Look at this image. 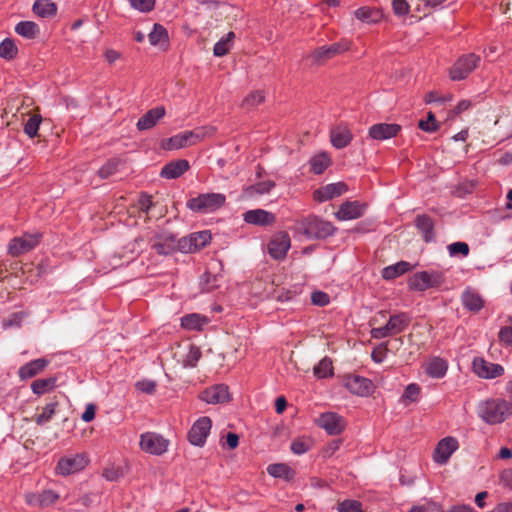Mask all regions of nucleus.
I'll list each match as a JSON object with an SVG mask.
<instances>
[{
	"mask_svg": "<svg viewBox=\"0 0 512 512\" xmlns=\"http://www.w3.org/2000/svg\"><path fill=\"white\" fill-rule=\"evenodd\" d=\"M295 231L302 233L308 239H324L336 231L335 226L318 216L309 215L296 220Z\"/></svg>",
	"mask_w": 512,
	"mask_h": 512,
	"instance_id": "1",
	"label": "nucleus"
},
{
	"mask_svg": "<svg viewBox=\"0 0 512 512\" xmlns=\"http://www.w3.org/2000/svg\"><path fill=\"white\" fill-rule=\"evenodd\" d=\"M214 127H200L193 131H185L176 134L161 142V148L167 151L178 150L184 147L196 145L206 137L214 135Z\"/></svg>",
	"mask_w": 512,
	"mask_h": 512,
	"instance_id": "2",
	"label": "nucleus"
},
{
	"mask_svg": "<svg viewBox=\"0 0 512 512\" xmlns=\"http://www.w3.org/2000/svg\"><path fill=\"white\" fill-rule=\"evenodd\" d=\"M477 412L484 422L498 424L512 414V405L504 399H489L479 404Z\"/></svg>",
	"mask_w": 512,
	"mask_h": 512,
	"instance_id": "3",
	"label": "nucleus"
},
{
	"mask_svg": "<svg viewBox=\"0 0 512 512\" xmlns=\"http://www.w3.org/2000/svg\"><path fill=\"white\" fill-rule=\"evenodd\" d=\"M226 204V196L222 193H202L189 199L188 209L200 214L214 213Z\"/></svg>",
	"mask_w": 512,
	"mask_h": 512,
	"instance_id": "4",
	"label": "nucleus"
},
{
	"mask_svg": "<svg viewBox=\"0 0 512 512\" xmlns=\"http://www.w3.org/2000/svg\"><path fill=\"white\" fill-rule=\"evenodd\" d=\"M352 46V41L348 39H341L338 42L330 45H323L314 49L309 55L308 59L316 65H321L326 61L349 51Z\"/></svg>",
	"mask_w": 512,
	"mask_h": 512,
	"instance_id": "5",
	"label": "nucleus"
},
{
	"mask_svg": "<svg viewBox=\"0 0 512 512\" xmlns=\"http://www.w3.org/2000/svg\"><path fill=\"white\" fill-rule=\"evenodd\" d=\"M410 323V317L406 313L391 315L386 325L371 330V337L383 339L403 332Z\"/></svg>",
	"mask_w": 512,
	"mask_h": 512,
	"instance_id": "6",
	"label": "nucleus"
},
{
	"mask_svg": "<svg viewBox=\"0 0 512 512\" xmlns=\"http://www.w3.org/2000/svg\"><path fill=\"white\" fill-rule=\"evenodd\" d=\"M481 61L480 56L469 53L461 56L449 70L450 78L454 81L463 80L476 69Z\"/></svg>",
	"mask_w": 512,
	"mask_h": 512,
	"instance_id": "7",
	"label": "nucleus"
},
{
	"mask_svg": "<svg viewBox=\"0 0 512 512\" xmlns=\"http://www.w3.org/2000/svg\"><path fill=\"white\" fill-rule=\"evenodd\" d=\"M140 448L151 455H162L169 447V440L155 432H146L140 435Z\"/></svg>",
	"mask_w": 512,
	"mask_h": 512,
	"instance_id": "8",
	"label": "nucleus"
},
{
	"mask_svg": "<svg viewBox=\"0 0 512 512\" xmlns=\"http://www.w3.org/2000/svg\"><path fill=\"white\" fill-rule=\"evenodd\" d=\"M444 282L443 275L439 272L422 271L415 273L408 285L412 290L425 291L429 288L439 287Z\"/></svg>",
	"mask_w": 512,
	"mask_h": 512,
	"instance_id": "9",
	"label": "nucleus"
},
{
	"mask_svg": "<svg viewBox=\"0 0 512 512\" xmlns=\"http://www.w3.org/2000/svg\"><path fill=\"white\" fill-rule=\"evenodd\" d=\"M89 463L85 454H73L59 459L56 466V473L68 476L83 470Z\"/></svg>",
	"mask_w": 512,
	"mask_h": 512,
	"instance_id": "10",
	"label": "nucleus"
},
{
	"mask_svg": "<svg viewBox=\"0 0 512 512\" xmlns=\"http://www.w3.org/2000/svg\"><path fill=\"white\" fill-rule=\"evenodd\" d=\"M40 238V233H26L20 237H15L9 242L8 252L13 257L27 253L39 244Z\"/></svg>",
	"mask_w": 512,
	"mask_h": 512,
	"instance_id": "11",
	"label": "nucleus"
},
{
	"mask_svg": "<svg viewBox=\"0 0 512 512\" xmlns=\"http://www.w3.org/2000/svg\"><path fill=\"white\" fill-rule=\"evenodd\" d=\"M210 241L211 234L208 231L192 233L178 239V250L183 253H193L205 247Z\"/></svg>",
	"mask_w": 512,
	"mask_h": 512,
	"instance_id": "12",
	"label": "nucleus"
},
{
	"mask_svg": "<svg viewBox=\"0 0 512 512\" xmlns=\"http://www.w3.org/2000/svg\"><path fill=\"white\" fill-rule=\"evenodd\" d=\"M343 385L349 390L352 394L361 397H367L371 395L374 391V384L368 378L359 376V375H345L343 378Z\"/></svg>",
	"mask_w": 512,
	"mask_h": 512,
	"instance_id": "13",
	"label": "nucleus"
},
{
	"mask_svg": "<svg viewBox=\"0 0 512 512\" xmlns=\"http://www.w3.org/2000/svg\"><path fill=\"white\" fill-rule=\"evenodd\" d=\"M212 422L209 417L199 418L191 427L188 433V440L192 445L203 446L210 433Z\"/></svg>",
	"mask_w": 512,
	"mask_h": 512,
	"instance_id": "14",
	"label": "nucleus"
},
{
	"mask_svg": "<svg viewBox=\"0 0 512 512\" xmlns=\"http://www.w3.org/2000/svg\"><path fill=\"white\" fill-rule=\"evenodd\" d=\"M458 448V440L455 437L447 436L438 442L433 453V460L440 465L446 464Z\"/></svg>",
	"mask_w": 512,
	"mask_h": 512,
	"instance_id": "15",
	"label": "nucleus"
},
{
	"mask_svg": "<svg viewBox=\"0 0 512 512\" xmlns=\"http://www.w3.org/2000/svg\"><path fill=\"white\" fill-rule=\"evenodd\" d=\"M316 423L329 435H338L345 428V421L343 417L335 412L322 413L316 420Z\"/></svg>",
	"mask_w": 512,
	"mask_h": 512,
	"instance_id": "16",
	"label": "nucleus"
},
{
	"mask_svg": "<svg viewBox=\"0 0 512 512\" xmlns=\"http://www.w3.org/2000/svg\"><path fill=\"white\" fill-rule=\"evenodd\" d=\"M291 247V240L287 232H279L275 234L268 244V252L270 256L276 260H282L286 257Z\"/></svg>",
	"mask_w": 512,
	"mask_h": 512,
	"instance_id": "17",
	"label": "nucleus"
},
{
	"mask_svg": "<svg viewBox=\"0 0 512 512\" xmlns=\"http://www.w3.org/2000/svg\"><path fill=\"white\" fill-rule=\"evenodd\" d=\"M472 368L477 376L484 379H493L504 373V368L501 365L488 362L480 357L473 360Z\"/></svg>",
	"mask_w": 512,
	"mask_h": 512,
	"instance_id": "18",
	"label": "nucleus"
},
{
	"mask_svg": "<svg viewBox=\"0 0 512 512\" xmlns=\"http://www.w3.org/2000/svg\"><path fill=\"white\" fill-rule=\"evenodd\" d=\"M366 207L365 203L359 201H345L334 215L339 221L354 220L364 215Z\"/></svg>",
	"mask_w": 512,
	"mask_h": 512,
	"instance_id": "19",
	"label": "nucleus"
},
{
	"mask_svg": "<svg viewBox=\"0 0 512 512\" xmlns=\"http://www.w3.org/2000/svg\"><path fill=\"white\" fill-rule=\"evenodd\" d=\"M401 131V126L395 123H378L369 128L368 135L374 140L383 141L396 137Z\"/></svg>",
	"mask_w": 512,
	"mask_h": 512,
	"instance_id": "20",
	"label": "nucleus"
},
{
	"mask_svg": "<svg viewBox=\"0 0 512 512\" xmlns=\"http://www.w3.org/2000/svg\"><path fill=\"white\" fill-rule=\"evenodd\" d=\"M347 191V186L343 182L331 183L322 186L314 191V200L318 202H326L335 197L341 196Z\"/></svg>",
	"mask_w": 512,
	"mask_h": 512,
	"instance_id": "21",
	"label": "nucleus"
},
{
	"mask_svg": "<svg viewBox=\"0 0 512 512\" xmlns=\"http://www.w3.org/2000/svg\"><path fill=\"white\" fill-rule=\"evenodd\" d=\"M200 399L208 404L224 403L229 400L228 387L224 384L211 386L200 394Z\"/></svg>",
	"mask_w": 512,
	"mask_h": 512,
	"instance_id": "22",
	"label": "nucleus"
},
{
	"mask_svg": "<svg viewBox=\"0 0 512 512\" xmlns=\"http://www.w3.org/2000/svg\"><path fill=\"white\" fill-rule=\"evenodd\" d=\"M243 219L246 223L257 226H270L276 221L273 213L264 209H253L243 214Z\"/></svg>",
	"mask_w": 512,
	"mask_h": 512,
	"instance_id": "23",
	"label": "nucleus"
},
{
	"mask_svg": "<svg viewBox=\"0 0 512 512\" xmlns=\"http://www.w3.org/2000/svg\"><path fill=\"white\" fill-rule=\"evenodd\" d=\"M353 139L351 130L345 124H339L330 131V141L333 147L343 149L347 147Z\"/></svg>",
	"mask_w": 512,
	"mask_h": 512,
	"instance_id": "24",
	"label": "nucleus"
},
{
	"mask_svg": "<svg viewBox=\"0 0 512 512\" xmlns=\"http://www.w3.org/2000/svg\"><path fill=\"white\" fill-rule=\"evenodd\" d=\"M190 164L186 159H178L165 164L160 172L164 179H177L187 172Z\"/></svg>",
	"mask_w": 512,
	"mask_h": 512,
	"instance_id": "25",
	"label": "nucleus"
},
{
	"mask_svg": "<svg viewBox=\"0 0 512 512\" xmlns=\"http://www.w3.org/2000/svg\"><path fill=\"white\" fill-rule=\"evenodd\" d=\"M165 108L157 106L148 110L137 122L136 126L139 131L149 130L153 128L157 122L165 116Z\"/></svg>",
	"mask_w": 512,
	"mask_h": 512,
	"instance_id": "26",
	"label": "nucleus"
},
{
	"mask_svg": "<svg viewBox=\"0 0 512 512\" xmlns=\"http://www.w3.org/2000/svg\"><path fill=\"white\" fill-rule=\"evenodd\" d=\"M48 364L49 360L46 358L32 360L19 368L18 376L21 380L30 379L44 371Z\"/></svg>",
	"mask_w": 512,
	"mask_h": 512,
	"instance_id": "27",
	"label": "nucleus"
},
{
	"mask_svg": "<svg viewBox=\"0 0 512 512\" xmlns=\"http://www.w3.org/2000/svg\"><path fill=\"white\" fill-rule=\"evenodd\" d=\"M463 306L471 311L478 312L484 306V300L482 296L472 288H466L461 296Z\"/></svg>",
	"mask_w": 512,
	"mask_h": 512,
	"instance_id": "28",
	"label": "nucleus"
},
{
	"mask_svg": "<svg viewBox=\"0 0 512 512\" xmlns=\"http://www.w3.org/2000/svg\"><path fill=\"white\" fill-rule=\"evenodd\" d=\"M153 248L160 255H169L178 250V240L172 235L158 236L153 243Z\"/></svg>",
	"mask_w": 512,
	"mask_h": 512,
	"instance_id": "29",
	"label": "nucleus"
},
{
	"mask_svg": "<svg viewBox=\"0 0 512 512\" xmlns=\"http://www.w3.org/2000/svg\"><path fill=\"white\" fill-rule=\"evenodd\" d=\"M149 42L152 46H159L166 50L169 45V35L167 29L161 24L155 23L153 30L148 34Z\"/></svg>",
	"mask_w": 512,
	"mask_h": 512,
	"instance_id": "30",
	"label": "nucleus"
},
{
	"mask_svg": "<svg viewBox=\"0 0 512 512\" xmlns=\"http://www.w3.org/2000/svg\"><path fill=\"white\" fill-rule=\"evenodd\" d=\"M448 370V363L440 357H432L425 364L426 373L432 378H442Z\"/></svg>",
	"mask_w": 512,
	"mask_h": 512,
	"instance_id": "31",
	"label": "nucleus"
},
{
	"mask_svg": "<svg viewBox=\"0 0 512 512\" xmlns=\"http://www.w3.org/2000/svg\"><path fill=\"white\" fill-rule=\"evenodd\" d=\"M208 322L206 316L197 313L187 314L181 318V326L187 330L200 331Z\"/></svg>",
	"mask_w": 512,
	"mask_h": 512,
	"instance_id": "32",
	"label": "nucleus"
},
{
	"mask_svg": "<svg viewBox=\"0 0 512 512\" xmlns=\"http://www.w3.org/2000/svg\"><path fill=\"white\" fill-rule=\"evenodd\" d=\"M415 225L422 233L425 242H430L434 239V222L431 217L427 215H418L415 219Z\"/></svg>",
	"mask_w": 512,
	"mask_h": 512,
	"instance_id": "33",
	"label": "nucleus"
},
{
	"mask_svg": "<svg viewBox=\"0 0 512 512\" xmlns=\"http://www.w3.org/2000/svg\"><path fill=\"white\" fill-rule=\"evenodd\" d=\"M412 269V265L406 261H400L394 265H390L385 267L382 270V277L386 280H392L405 272H408Z\"/></svg>",
	"mask_w": 512,
	"mask_h": 512,
	"instance_id": "34",
	"label": "nucleus"
},
{
	"mask_svg": "<svg viewBox=\"0 0 512 512\" xmlns=\"http://www.w3.org/2000/svg\"><path fill=\"white\" fill-rule=\"evenodd\" d=\"M235 33L230 31L224 37H222L213 48V54L216 57H223L232 49L234 45Z\"/></svg>",
	"mask_w": 512,
	"mask_h": 512,
	"instance_id": "35",
	"label": "nucleus"
},
{
	"mask_svg": "<svg viewBox=\"0 0 512 512\" xmlns=\"http://www.w3.org/2000/svg\"><path fill=\"white\" fill-rule=\"evenodd\" d=\"M56 382V377L37 379L32 382L31 390L33 391L34 394L41 396L43 394L53 391L54 388L56 387Z\"/></svg>",
	"mask_w": 512,
	"mask_h": 512,
	"instance_id": "36",
	"label": "nucleus"
},
{
	"mask_svg": "<svg viewBox=\"0 0 512 512\" xmlns=\"http://www.w3.org/2000/svg\"><path fill=\"white\" fill-rule=\"evenodd\" d=\"M267 472L274 478H283L285 480H291L295 475L294 470L284 463L270 464L267 467Z\"/></svg>",
	"mask_w": 512,
	"mask_h": 512,
	"instance_id": "37",
	"label": "nucleus"
},
{
	"mask_svg": "<svg viewBox=\"0 0 512 512\" xmlns=\"http://www.w3.org/2000/svg\"><path fill=\"white\" fill-rule=\"evenodd\" d=\"M331 164V158L326 152H321L310 160L311 171L314 174H322Z\"/></svg>",
	"mask_w": 512,
	"mask_h": 512,
	"instance_id": "38",
	"label": "nucleus"
},
{
	"mask_svg": "<svg viewBox=\"0 0 512 512\" xmlns=\"http://www.w3.org/2000/svg\"><path fill=\"white\" fill-rule=\"evenodd\" d=\"M15 32L27 39H34L39 34V28L32 21H21L15 26Z\"/></svg>",
	"mask_w": 512,
	"mask_h": 512,
	"instance_id": "39",
	"label": "nucleus"
},
{
	"mask_svg": "<svg viewBox=\"0 0 512 512\" xmlns=\"http://www.w3.org/2000/svg\"><path fill=\"white\" fill-rule=\"evenodd\" d=\"M35 14L41 17H49L56 13V5L50 0H37L33 5Z\"/></svg>",
	"mask_w": 512,
	"mask_h": 512,
	"instance_id": "40",
	"label": "nucleus"
},
{
	"mask_svg": "<svg viewBox=\"0 0 512 512\" xmlns=\"http://www.w3.org/2000/svg\"><path fill=\"white\" fill-rule=\"evenodd\" d=\"M57 407H58L57 401H52L50 403H47L45 405V407H43L42 412L35 416V422L38 425H44V424L48 423L55 415Z\"/></svg>",
	"mask_w": 512,
	"mask_h": 512,
	"instance_id": "41",
	"label": "nucleus"
},
{
	"mask_svg": "<svg viewBox=\"0 0 512 512\" xmlns=\"http://www.w3.org/2000/svg\"><path fill=\"white\" fill-rule=\"evenodd\" d=\"M18 53V48L14 42V40L10 38L4 39L0 43V57L5 60H13Z\"/></svg>",
	"mask_w": 512,
	"mask_h": 512,
	"instance_id": "42",
	"label": "nucleus"
},
{
	"mask_svg": "<svg viewBox=\"0 0 512 512\" xmlns=\"http://www.w3.org/2000/svg\"><path fill=\"white\" fill-rule=\"evenodd\" d=\"M313 446V441L309 437H299L292 441L291 451L296 455H302L308 452Z\"/></svg>",
	"mask_w": 512,
	"mask_h": 512,
	"instance_id": "43",
	"label": "nucleus"
},
{
	"mask_svg": "<svg viewBox=\"0 0 512 512\" xmlns=\"http://www.w3.org/2000/svg\"><path fill=\"white\" fill-rule=\"evenodd\" d=\"M265 100V94L262 90H256L249 93L242 101V107L245 109H252L257 107Z\"/></svg>",
	"mask_w": 512,
	"mask_h": 512,
	"instance_id": "44",
	"label": "nucleus"
},
{
	"mask_svg": "<svg viewBox=\"0 0 512 512\" xmlns=\"http://www.w3.org/2000/svg\"><path fill=\"white\" fill-rule=\"evenodd\" d=\"M314 375L317 378H327L333 375V365L332 361L325 357L323 358L315 367H314Z\"/></svg>",
	"mask_w": 512,
	"mask_h": 512,
	"instance_id": "45",
	"label": "nucleus"
},
{
	"mask_svg": "<svg viewBox=\"0 0 512 512\" xmlns=\"http://www.w3.org/2000/svg\"><path fill=\"white\" fill-rule=\"evenodd\" d=\"M102 476L107 481H118L124 476V470L119 465L111 464L103 469Z\"/></svg>",
	"mask_w": 512,
	"mask_h": 512,
	"instance_id": "46",
	"label": "nucleus"
},
{
	"mask_svg": "<svg viewBox=\"0 0 512 512\" xmlns=\"http://www.w3.org/2000/svg\"><path fill=\"white\" fill-rule=\"evenodd\" d=\"M42 117L39 114L31 116L24 125V132L30 137L34 138L37 136Z\"/></svg>",
	"mask_w": 512,
	"mask_h": 512,
	"instance_id": "47",
	"label": "nucleus"
},
{
	"mask_svg": "<svg viewBox=\"0 0 512 512\" xmlns=\"http://www.w3.org/2000/svg\"><path fill=\"white\" fill-rule=\"evenodd\" d=\"M201 351L199 347L195 345H190L188 352L186 353L184 359H183V366L184 367H195L198 363L199 359L201 358Z\"/></svg>",
	"mask_w": 512,
	"mask_h": 512,
	"instance_id": "48",
	"label": "nucleus"
},
{
	"mask_svg": "<svg viewBox=\"0 0 512 512\" xmlns=\"http://www.w3.org/2000/svg\"><path fill=\"white\" fill-rule=\"evenodd\" d=\"M275 186V183L271 180L259 182L255 185L249 186L246 189L248 195L253 194H266L269 193Z\"/></svg>",
	"mask_w": 512,
	"mask_h": 512,
	"instance_id": "49",
	"label": "nucleus"
},
{
	"mask_svg": "<svg viewBox=\"0 0 512 512\" xmlns=\"http://www.w3.org/2000/svg\"><path fill=\"white\" fill-rule=\"evenodd\" d=\"M33 498H37L38 506L44 507L55 503L58 500L59 495L52 490H44L37 494V496H33Z\"/></svg>",
	"mask_w": 512,
	"mask_h": 512,
	"instance_id": "50",
	"label": "nucleus"
},
{
	"mask_svg": "<svg viewBox=\"0 0 512 512\" xmlns=\"http://www.w3.org/2000/svg\"><path fill=\"white\" fill-rule=\"evenodd\" d=\"M120 164V161L118 159H110L108 160L99 170L98 175L102 179L109 178L118 169V166Z\"/></svg>",
	"mask_w": 512,
	"mask_h": 512,
	"instance_id": "51",
	"label": "nucleus"
},
{
	"mask_svg": "<svg viewBox=\"0 0 512 512\" xmlns=\"http://www.w3.org/2000/svg\"><path fill=\"white\" fill-rule=\"evenodd\" d=\"M418 127L428 133H433L438 130L439 126L436 118L432 112L428 113L426 120L421 119L418 123Z\"/></svg>",
	"mask_w": 512,
	"mask_h": 512,
	"instance_id": "52",
	"label": "nucleus"
},
{
	"mask_svg": "<svg viewBox=\"0 0 512 512\" xmlns=\"http://www.w3.org/2000/svg\"><path fill=\"white\" fill-rule=\"evenodd\" d=\"M338 512H364L361 502L357 500H344L338 504Z\"/></svg>",
	"mask_w": 512,
	"mask_h": 512,
	"instance_id": "53",
	"label": "nucleus"
},
{
	"mask_svg": "<svg viewBox=\"0 0 512 512\" xmlns=\"http://www.w3.org/2000/svg\"><path fill=\"white\" fill-rule=\"evenodd\" d=\"M449 255L454 257L457 255H462L463 257H466L469 254V246L465 242H454L447 247Z\"/></svg>",
	"mask_w": 512,
	"mask_h": 512,
	"instance_id": "54",
	"label": "nucleus"
},
{
	"mask_svg": "<svg viewBox=\"0 0 512 512\" xmlns=\"http://www.w3.org/2000/svg\"><path fill=\"white\" fill-rule=\"evenodd\" d=\"M498 337L502 344L506 346L512 345V316L508 318V325L500 329Z\"/></svg>",
	"mask_w": 512,
	"mask_h": 512,
	"instance_id": "55",
	"label": "nucleus"
},
{
	"mask_svg": "<svg viewBox=\"0 0 512 512\" xmlns=\"http://www.w3.org/2000/svg\"><path fill=\"white\" fill-rule=\"evenodd\" d=\"M130 5L142 13H148L155 7V0H128Z\"/></svg>",
	"mask_w": 512,
	"mask_h": 512,
	"instance_id": "56",
	"label": "nucleus"
},
{
	"mask_svg": "<svg viewBox=\"0 0 512 512\" xmlns=\"http://www.w3.org/2000/svg\"><path fill=\"white\" fill-rule=\"evenodd\" d=\"M409 512H441V505L429 500L421 505L413 506Z\"/></svg>",
	"mask_w": 512,
	"mask_h": 512,
	"instance_id": "57",
	"label": "nucleus"
},
{
	"mask_svg": "<svg viewBox=\"0 0 512 512\" xmlns=\"http://www.w3.org/2000/svg\"><path fill=\"white\" fill-rule=\"evenodd\" d=\"M392 9L396 16H406L410 11V5L406 0H393Z\"/></svg>",
	"mask_w": 512,
	"mask_h": 512,
	"instance_id": "58",
	"label": "nucleus"
},
{
	"mask_svg": "<svg viewBox=\"0 0 512 512\" xmlns=\"http://www.w3.org/2000/svg\"><path fill=\"white\" fill-rule=\"evenodd\" d=\"M375 11L369 7H361L355 10V17L362 22H373L375 19L373 18Z\"/></svg>",
	"mask_w": 512,
	"mask_h": 512,
	"instance_id": "59",
	"label": "nucleus"
},
{
	"mask_svg": "<svg viewBox=\"0 0 512 512\" xmlns=\"http://www.w3.org/2000/svg\"><path fill=\"white\" fill-rule=\"evenodd\" d=\"M135 387L143 393L153 394L156 391L157 384L153 380H141L135 384Z\"/></svg>",
	"mask_w": 512,
	"mask_h": 512,
	"instance_id": "60",
	"label": "nucleus"
},
{
	"mask_svg": "<svg viewBox=\"0 0 512 512\" xmlns=\"http://www.w3.org/2000/svg\"><path fill=\"white\" fill-rule=\"evenodd\" d=\"M419 394H420V387L417 384L412 383L406 387L402 398L407 399L411 402H414L417 400Z\"/></svg>",
	"mask_w": 512,
	"mask_h": 512,
	"instance_id": "61",
	"label": "nucleus"
},
{
	"mask_svg": "<svg viewBox=\"0 0 512 512\" xmlns=\"http://www.w3.org/2000/svg\"><path fill=\"white\" fill-rule=\"evenodd\" d=\"M311 301L317 306H326L329 304L330 298L327 293L322 291H315L311 295Z\"/></svg>",
	"mask_w": 512,
	"mask_h": 512,
	"instance_id": "62",
	"label": "nucleus"
},
{
	"mask_svg": "<svg viewBox=\"0 0 512 512\" xmlns=\"http://www.w3.org/2000/svg\"><path fill=\"white\" fill-rule=\"evenodd\" d=\"M499 484L505 489L512 490V469H505L500 473Z\"/></svg>",
	"mask_w": 512,
	"mask_h": 512,
	"instance_id": "63",
	"label": "nucleus"
},
{
	"mask_svg": "<svg viewBox=\"0 0 512 512\" xmlns=\"http://www.w3.org/2000/svg\"><path fill=\"white\" fill-rule=\"evenodd\" d=\"M96 414V406L93 403H89L85 407V411L81 415V419L84 422H91L94 420Z\"/></svg>",
	"mask_w": 512,
	"mask_h": 512,
	"instance_id": "64",
	"label": "nucleus"
}]
</instances>
